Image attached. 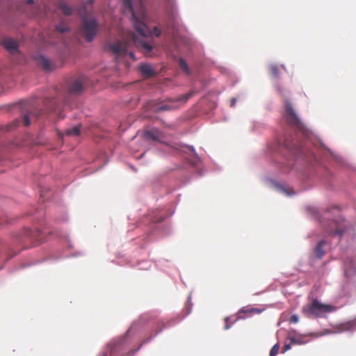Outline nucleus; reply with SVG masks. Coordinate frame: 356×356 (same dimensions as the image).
<instances>
[{
    "label": "nucleus",
    "instance_id": "nucleus-1",
    "mask_svg": "<svg viewBox=\"0 0 356 356\" xmlns=\"http://www.w3.org/2000/svg\"><path fill=\"white\" fill-rule=\"evenodd\" d=\"M122 12L129 16L137 31V35L127 31L122 27L121 22L113 21L111 34H113L107 42L108 50L115 56L118 62H124L128 66V60H136L133 47L140 48L146 56H150L152 46L147 41L148 36L152 35L159 37L161 31L154 27L151 31L147 26V15L143 0H122Z\"/></svg>",
    "mask_w": 356,
    "mask_h": 356
},
{
    "label": "nucleus",
    "instance_id": "nucleus-2",
    "mask_svg": "<svg viewBox=\"0 0 356 356\" xmlns=\"http://www.w3.org/2000/svg\"><path fill=\"white\" fill-rule=\"evenodd\" d=\"M283 116L289 124L297 128V129L302 133L303 136L314 145H317L318 143L321 144L320 139L309 131L301 122L292 108L291 104L287 100L285 101Z\"/></svg>",
    "mask_w": 356,
    "mask_h": 356
},
{
    "label": "nucleus",
    "instance_id": "nucleus-3",
    "mask_svg": "<svg viewBox=\"0 0 356 356\" xmlns=\"http://www.w3.org/2000/svg\"><path fill=\"white\" fill-rule=\"evenodd\" d=\"M331 311V306L322 304L316 300L302 308L303 313L310 318L321 317L324 314Z\"/></svg>",
    "mask_w": 356,
    "mask_h": 356
},
{
    "label": "nucleus",
    "instance_id": "nucleus-4",
    "mask_svg": "<svg viewBox=\"0 0 356 356\" xmlns=\"http://www.w3.org/2000/svg\"><path fill=\"white\" fill-rule=\"evenodd\" d=\"M97 22L92 16H83V25L81 29V34L88 42H91L97 30Z\"/></svg>",
    "mask_w": 356,
    "mask_h": 356
},
{
    "label": "nucleus",
    "instance_id": "nucleus-5",
    "mask_svg": "<svg viewBox=\"0 0 356 356\" xmlns=\"http://www.w3.org/2000/svg\"><path fill=\"white\" fill-rule=\"evenodd\" d=\"M349 223L343 218H340L337 220L331 221L327 228V232L330 234L339 235L343 236L349 227Z\"/></svg>",
    "mask_w": 356,
    "mask_h": 356
},
{
    "label": "nucleus",
    "instance_id": "nucleus-6",
    "mask_svg": "<svg viewBox=\"0 0 356 356\" xmlns=\"http://www.w3.org/2000/svg\"><path fill=\"white\" fill-rule=\"evenodd\" d=\"M343 271L346 277L356 275V260L352 257H346L343 261Z\"/></svg>",
    "mask_w": 356,
    "mask_h": 356
},
{
    "label": "nucleus",
    "instance_id": "nucleus-7",
    "mask_svg": "<svg viewBox=\"0 0 356 356\" xmlns=\"http://www.w3.org/2000/svg\"><path fill=\"white\" fill-rule=\"evenodd\" d=\"M86 77L82 76L72 81L69 85V92L71 94H78L83 90Z\"/></svg>",
    "mask_w": 356,
    "mask_h": 356
},
{
    "label": "nucleus",
    "instance_id": "nucleus-8",
    "mask_svg": "<svg viewBox=\"0 0 356 356\" xmlns=\"http://www.w3.org/2000/svg\"><path fill=\"white\" fill-rule=\"evenodd\" d=\"M272 184L275 189L286 196H292L296 193L289 186H285L277 182H273Z\"/></svg>",
    "mask_w": 356,
    "mask_h": 356
},
{
    "label": "nucleus",
    "instance_id": "nucleus-9",
    "mask_svg": "<svg viewBox=\"0 0 356 356\" xmlns=\"http://www.w3.org/2000/svg\"><path fill=\"white\" fill-rule=\"evenodd\" d=\"M147 109L152 110L154 112H159L161 111L170 110L172 108L171 106L165 103H157L155 101H152L147 105Z\"/></svg>",
    "mask_w": 356,
    "mask_h": 356
},
{
    "label": "nucleus",
    "instance_id": "nucleus-10",
    "mask_svg": "<svg viewBox=\"0 0 356 356\" xmlns=\"http://www.w3.org/2000/svg\"><path fill=\"white\" fill-rule=\"evenodd\" d=\"M327 246V242L325 240H322L316 246L314 250V256L321 259L325 254L326 252V247Z\"/></svg>",
    "mask_w": 356,
    "mask_h": 356
},
{
    "label": "nucleus",
    "instance_id": "nucleus-11",
    "mask_svg": "<svg viewBox=\"0 0 356 356\" xmlns=\"http://www.w3.org/2000/svg\"><path fill=\"white\" fill-rule=\"evenodd\" d=\"M3 46L12 54H15L17 51L18 44L15 40L11 38H6L3 40Z\"/></svg>",
    "mask_w": 356,
    "mask_h": 356
},
{
    "label": "nucleus",
    "instance_id": "nucleus-12",
    "mask_svg": "<svg viewBox=\"0 0 356 356\" xmlns=\"http://www.w3.org/2000/svg\"><path fill=\"white\" fill-rule=\"evenodd\" d=\"M37 61L38 63L46 70H51L54 68L53 63L43 56H38Z\"/></svg>",
    "mask_w": 356,
    "mask_h": 356
},
{
    "label": "nucleus",
    "instance_id": "nucleus-13",
    "mask_svg": "<svg viewBox=\"0 0 356 356\" xmlns=\"http://www.w3.org/2000/svg\"><path fill=\"white\" fill-rule=\"evenodd\" d=\"M356 330V318L351 321L343 323L340 325L339 330L337 331V332H353Z\"/></svg>",
    "mask_w": 356,
    "mask_h": 356
},
{
    "label": "nucleus",
    "instance_id": "nucleus-14",
    "mask_svg": "<svg viewBox=\"0 0 356 356\" xmlns=\"http://www.w3.org/2000/svg\"><path fill=\"white\" fill-rule=\"evenodd\" d=\"M140 71L146 76H151L154 74L153 69L148 64H141L140 66Z\"/></svg>",
    "mask_w": 356,
    "mask_h": 356
},
{
    "label": "nucleus",
    "instance_id": "nucleus-15",
    "mask_svg": "<svg viewBox=\"0 0 356 356\" xmlns=\"http://www.w3.org/2000/svg\"><path fill=\"white\" fill-rule=\"evenodd\" d=\"M289 339L291 341V343L293 344H304L307 342V341L304 340V337L300 334H295V335H290Z\"/></svg>",
    "mask_w": 356,
    "mask_h": 356
},
{
    "label": "nucleus",
    "instance_id": "nucleus-16",
    "mask_svg": "<svg viewBox=\"0 0 356 356\" xmlns=\"http://www.w3.org/2000/svg\"><path fill=\"white\" fill-rule=\"evenodd\" d=\"M160 132L157 129L146 131L144 132V136L147 139H152L153 140H157L159 138Z\"/></svg>",
    "mask_w": 356,
    "mask_h": 356
},
{
    "label": "nucleus",
    "instance_id": "nucleus-17",
    "mask_svg": "<svg viewBox=\"0 0 356 356\" xmlns=\"http://www.w3.org/2000/svg\"><path fill=\"white\" fill-rule=\"evenodd\" d=\"M58 8L65 15H70L72 13V9L66 3L60 2Z\"/></svg>",
    "mask_w": 356,
    "mask_h": 356
},
{
    "label": "nucleus",
    "instance_id": "nucleus-18",
    "mask_svg": "<svg viewBox=\"0 0 356 356\" xmlns=\"http://www.w3.org/2000/svg\"><path fill=\"white\" fill-rule=\"evenodd\" d=\"M188 149L191 151L193 155V159H191V163L193 165H197L198 162L200 161V158L198 155L197 154L195 148L193 146H188Z\"/></svg>",
    "mask_w": 356,
    "mask_h": 356
},
{
    "label": "nucleus",
    "instance_id": "nucleus-19",
    "mask_svg": "<svg viewBox=\"0 0 356 356\" xmlns=\"http://www.w3.org/2000/svg\"><path fill=\"white\" fill-rule=\"evenodd\" d=\"M70 28L65 22H61L56 26V31L58 33L63 34L65 32L69 31Z\"/></svg>",
    "mask_w": 356,
    "mask_h": 356
},
{
    "label": "nucleus",
    "instance_id": "nucleus-20",
    "mask_svg": "<svg viewBox=\"0 0 356 356\" xmlns=\"http://www.w3.org/2000/svg\"><path fill=\"white\" fill-rule=\"evenodd\" d=\"M35 115L33 113H25L23 115V122L24 125L29 126L31 124V118H33Z\"/></svg>",
    "mask_w": 356,
    "mask_h": 356
},
{
    "label": "nucleus",
    "instance_id": "nucleus-21",
    "mask_svg": "<svg viewBox=\"0 0 356 356\" xmlns=\"http://www.w3.org/2000/svg\"><path fill=\"white\" fill-rule=\"evenodd\" d=\"M179 65L180 68L183 71H184L187 74H190V71H189V69L188 67V65H187L186 63L185 62V60L184 59H182V58L179 59Z\"/></svg>",
    "mask_w": 356,
    "mask_h": 356
},
{
    "label": "nucleus",
    "instance_id": "nucleus-22",
    "mask_svg": "<svg viewBox=\"0 0 356 356\" xmlns=\"http://www.w3.org/2000/svg\"><path fill=\"white\" fill-rule=\"evenodd\" d=\"M263 310L257 308H243L241 309L240 313H261Z\"/></svg>",
    "mask_w": 356,
    "mask_h": 356
},
{
    "label": "nucleus",
    "instance_id": "nucleus-23",
    "mask_svg": "<svg viewBox=\"0 0 356 356\" xmlns=\"http://www.w3.org/2000/svg\"><path fill=\"white\" fill-rule=\"evenodd\" d=\"M79 133L80 130L77 127H74L67 130V134L70 136H77L79 134Z\"/></svg>",
    "mask_w": 356,
    "mask_h": 356
},
{
    "label": "nucleus",
    "instance_id": "nucleus-24",
    "mask_svg": "<svg viewBox=\"0 0 356 356\" xmlns=\"http://www.w3.org/2000/svg\"><path fill=\"white\" fill-rule=\"evenodd\" d=\"M279 349H280V346H279V344H278V343L275 344V345L272 347V348H271V350H270V354H269V355H270V356H275V355L277 354V353H278V351H279Z\"/></svg>",
    "mask_w": 356,
    "mask_h": 356
},
{
    "label": "nucleus",
    "instance_id": "nucleus-25",
    "mask_svg": "<svg viewBox=\"0 0 356 356\" xmlns=\"http://www.w3.org/2000/svg\"><path fill=\"white\" fill-rule=\"evenodd\" d=\"M193 95V92H189L179 99V101L186 102Z\"/></svg>",
    "mask_w": 356,
    "mask_h": 356
},
{
    "label": "nucleus",
    "instance_id": "nucleus-26",
    "mask_svg": "<svg viewBox=\"0 0 356 356\" xmlns=\"http://www.w3.org/2000/svg\"><path fill=\"white\" fill-rule=\"evenodd\" d=\"M270 69H271V71H272V73L273 74V75L275 76H277V75H278V70H277V66L275 65H270Z\"/></svg>",
    "mask_w": 356,
    "mask_h": 356
},
{
    "label": "nucleus",
    "instance_id": "nucleus-27",
    "mask_svg": "<svg viewBox=\"0 0 356 356\" xmlns=\"http://www.w3.org/2000/svg\"><path fill=\"white\" fill-rule=\"evenodd\" d=\"M299 321V318L297 315H292L290 318V322L292 323H297Z\"/></svg>",
    "mask_w": 356,
    "mask_h": 356
},
{
    "label": "nucleus",
    "instance_id": "nucleus-28",
    "mask_svg": "<svg viewBox=\"0 0 356 356\" xmlns=\"http://www.w3.org/2000/svg\"><path fill=\"white\" fill-rule=\"evenodd\" d=\"M230 318H231V317H227V318H225V330H228V329H229V328L231 327V326H232V324H231V325H229V324L228 323V322L229 321Z\"/></svg>",
    "mask_w": 356,
    "mask_h": 356
},
{
    "label": "nucleus",
    "instance_id": "nucleus-29",
    "mask_svg": "<svg viewBox=\"0 0 356 356\" xmlns=\"http://www.w3.org/2000/svg\"><path fill=\"white\" fill-rule=\"evenodd\" d=\"M172 29H173V30H172V33H170V31L168 30V31H164V34H165V35H172L173 37H175V34H176V33H175V28L173 27V28H172Z\"/></svg>",
    "mask_w": 356,
    "mask_h": 356
},
{
    "label": "nucleus",
    "instance_id": "nucleus-30",
    "mask_svg": "<svg viewBox=\"0 0 356 356\" xmlns=\"http://www.w3.org/2000/svg\"><path fill=\"white\" fill-rule=\"evenodd\" d=\"M291 349V344H285L283 349V353H285Z\"/></svg>",
    "mask_w": 356,
    "mask_h": 356
},
{
    "label": "nucleus",
    "instance_id": "nucleus-31",
    "mask_svg": "<svg viewBox=\"0 0 356 356\" xmlns=\"http://www.w3.org/2000/svg\"><path fill=\"white\" fill-rule=\"evenodd\" d=\"M115 346V343H114V342H111L108 344V347L109 348L111 349V351L113 352V348Z\"/></svg>",
    "mask_w": 356,
    "mask_h": 356
},
{
    "label": "nucleus",
    "instance_id": "nucleus-32",
    "mask_svg": "<svg viewBox=\"0 0 356 356\" xmlns=\"http://www.w3.org/2000/svg\"><path fill=\"white\" fill-rule=\"evenodd\" d=\"M236 102V99L235 98H233L231 101V106H234Z\"/></svg>",
    "mask_w": 356,
    "mask_h": 356
},
{
    "label": "nucleus",
    "instance_id": "nucleus-33",
    "mask_svg": "<svg viewBox=\"0 0 356 356\" xmlns=\"http://www.w3.org/2000/svg\"><path fill=\"white\" fill-rule=\"evenodd\" d=\"M333 156L334 158L337 160V161H339V156L338 155H336V154H333Z\"/></svg>",
    "mask_w": 356,
    "mask_h": 356
},
{
    "label": "nucleus",
    "instance_id": "nucleus-34",
    "mask_svg": "<svg viewBox=\"0 0 356 356\" xmlns=\"http://www.w3.org/2000/svg\"><path fill=\"white\" fill-rule=\"evenodd\" d=\"M34 3V0H28L27 1V3L31 5V4H33Z\"/></svg>",
    "mask_w": 356,
    "mask_h": 356
},
{
    "label": "nucleus",
    "instance_id": "nucleus-35",
    "mask_svg": "<svg viewBox=\"0 0 356 356\" xmlns=\"http://www.w3.org/2000/svg\"><path fill=\"white\" fill-rule=\"evenodd\" d=\"M93 2V0H87L86 3L87 5L92 4Z\"/></svg>",
    "mask_w": 356,
    "mask_h": 356
},
{
    "label": "nucleus",
    "instance_id": "nucleus-36",
    "mask_svg": "<svg viewBox=\"0 0 356 356\" xmlns=\"http://www.w3.org/2000/svg\"><path fill=\"white\" fill-rule=\"evenodd\" d=\"M293 145L295 146V148L299 149V146L296 143H294Z\"/></svg>",
    "mask_w": 356,
    "mask_h": 356
},
{
    "label": "nucleus",
    "instance_id": "nucleus-37",
    "mask_svg": "<svg viewBox=\"0 0 356 356\" xmlns=\"http://www.w3.org/2000/svg\"><path fill=\"white\" fill-rule=\"evenodd\" d=\"M334 209H336V210H337V211L339 210V209H338V207H334Z\"/></svg>",
    "mask_w": 356,
    "mask_h": 356
},
{
    "label": "nucleus",
    "instance_id": "nucleus-38",
    "mask_svg": "<svg viewBox=\"0 0 356 356\" xmlns=\"http://www.w3.org/2000/svg\"><path fill=\"white\" fill-rule=\"evenodd\" d=\"M237 319H238V318H235V320H234L233 322H234V321H237ZM233 323H232V324H233Z\"/></svg>",
    "mask_w": 356,
    "mask_h": 356
},
{
    "label": "nucleus",
    "instance_id": "nucleus-39",
    "mask_svg": "<svg viewBox=\"0 0 356 356\" xmlns=\"http://www.w3.org/2000/svg\"><path fill=\"white\" fill-rule=\"evenodd\" d=\"M104 356H106V355H104Z\"/></svg>",
    "mask_w": 356,
    "mask_h": 356
}]
</instances>
